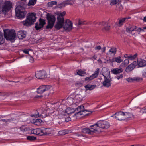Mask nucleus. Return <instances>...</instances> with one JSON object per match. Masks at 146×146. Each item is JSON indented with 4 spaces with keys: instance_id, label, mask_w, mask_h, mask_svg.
Wrapping results in <instances>:
<instances>
[{
    "instance_id": "1",
    "label": "nucleus",
    "mask_w": 146,
    "mask_h": 146,
    "mask_svg": "<svg viewBox=\"0 0 146 146\" xmlns=\"http://www.w3.org/2000/svg\"><path fill=\"white\" fill-rule=\"evenodd\" d=\"M40 112L36 111V114H32L31 115V117H41L42 118L45 117L47 116L52 115L54 117L57 116L59 114V111L56 108H49L46 110L39 111Z\"/></svg>"
},
{
    "instance_id": "2",
    "label": "nucleus",
    "mask_w": 146,
    "mask_h": 146,
    "mask_svg": "<svg viewBox=\"0 0 146 146\" xmlns=\"http://www.w3.org/2000/svg\"><path fill=\"white\" fill-rule=\"evenodd\" d=\"M102 75L104 78V81L102 84L104 86L109 87L111 85L110 72L108 70L106 67H103L102 70Z\"/></svg>"
},
{
    "instance_id": "3",
    "label": "nucleus",
    "mask_w": 146,
    "mask_h": 146,
    "mask_svg": "<svg viewBox=\"0 0 146 146\" xmlns=\"http://www.w3.org/2000/svg\"><path fill=\"white\" fill-rule=\"evenodd\" d=\"M36 19V14L35 13H29L27 16L26 19L23 22L24 26L29 27L34 24Z\"/></svg>"
},
{
    "instance_id": "4",
    "label": "nucleus",
    "mask_w": 146,
    "mask_h": 146,
    "mask_svg": "<svg viewBox=\"0 0 146 146\" xmlns=\"http://www.w3.org/2000/svg\"><path fill=\"white\" fill-rule=\"evenodd\" d=\"M4 37L7 40H13L16 37V33L14 29H5L4 30Z\"/></svg>"
},
{
    "instance_id": "5",
    "label": "nucleus",
    "mask_w": 146,
    "mask_h": 146,
    "mask_svg": "<svg viewBox=\"0 0 146 146\" xmlns=\"http://www.w3.org/2000/svg\"><path fill=\"white\" fill-rule=\"evenodd\" d=\"M48 24L46 26L47 29H52L53 27L56 20V18L53 15L48 14L47 16Z\"/></svg>"
},
{
    "instance_id": "6",
    "label": "nucleus",
    "mask_w": 146,
    "mask_h": 146,
    "mask_svg": "<svg viewBox=\"0 0 146 146\" xmlns=\"http://www.w3.org/2000/svg\"><path fill=\"white\" fill-rule=\"evenodd\" d=\"M12 3L9 1H6L2 5V12L5 13L9 11L12 8Z\"/></svg>"
},
{
    "instance_id": "7",
    "label": "nucleus",
    "mask_w": 146,
    "mask_h": 146,
    "mask_svg": "<svg viewBox=\"0 0 146 146\" xmlns=\"http://www.w3.org/2000/svg\"><path fill=\"white\" fill-rule=\"evenodd\" d=\"M31 133L37 135L42 136L44 135L46 133V129L44 128H37L32 130Z\"/></svg>"
},
{
    "instance_id": "8",
    "label": "nucleus",
    "mask_w": 146,
    "mask_h": 146,
    "mask_svg": "<svg viewBox=\"0 0 146 146\" xmlns=\"http://www.w3.org/2000/svg\"><path fill=\"white\" fill-rule=\"evenodd\" d=\"M57 22L56 24L55 25V28L59 30L62 28L64 24V18H61L57 17Z\"/></svg>"
},
{
    "instance_id": "9",
    "label": "nucleus",
    "mask_w": 146,
    "mask_h": 146,
    "mask_svg": "<svg viewBox=\"0 0 146 146\" xmlns=\"http://www.w3.org/2000/svg\"><path fill=\"white\" fill-rule=\"evenodd\" d=\"M98 125L99 128L107 129L110 127V123L105 120H100L98 121Z\"/></svg>"
},
{
    "instance_id": "10",
    "label": "nucleus",
    "mask_w": 146,
    "mask_h": 146,
    "mask_svg": "<svg viewBox=\"0 0 146 146\" xmlns=\"http://www.w3.org/2000/svg\"><path fill=\"white\" fill-rule=\"evenodd\" d=\"M51 88L49 85H42L37 88V92L38 94H42L46 91L48 90Z\"/></svg>"
},
{
    "instance_id": "11",
    "label": "nucleus",
    "mask_w": 146,
    "mask_h": 146,
    "mask_svg": "<svg viewBox=\"0 0 146 146\" xmlns=\"http://www.w3.org/2000/svg\"><path fill=\"white\" fill-rule=\"evenodd\" d=\"M23 94H22V95H25L27 96L28 97L33 98L35 100L40 99L42 97V95H36L34 97H33L32 95L33 94V93L31 92L29 90H25Z\"/></svg>"
},
{
    "instance_id": "12",
    "label": "nucleus",
    "mask_w": 146,
    "mask_h": 146,
    "mask_svg": "<svg viewBox=\"0 0 146 146\" xmlns=\"http://www.w3.org/2000/svg\"><path fill=\"white\" fill-rule=\"evenodd\" d=\"M35 76L36 78L39 79H42L47 77L46 72L44 70L37 71Z\"/></svg>"
},
{
    "instance_id": "13",
    "label": "nucleus",
    "mask_w": 146,
    "mask_h": 146,
    "mask_svg": "<svg viewBox=\"0 0 146 146\" xmlns=\"http://www.w3.org/2000/svg\"><path fill=\"white\" fill-rule=\"evenodd\" d=\"M39 23L38 22L35 23V28L36 30H38L42 28L45 24V21L44 20L40 18L39 20Z\"/></svg>"
},
{
    "instance_id": "14",
    "label": "nucleus",
    "mask_w": 146,
    "mask_h": 146,
    "mask_svg": "<svg viewBox=\"0 0 146 146\" xmlns=\"http://www.w3.org/2000/svg\"><path fill=\"white\" fill-rule=\"evenodd\" d=\"M95 26L97 27L103 26L104 27V29L106 31L109 30L110 29V26L108 25H107V23L104 21L97 22L95 24Z\"/></svg>"
},
{
    "instance_id": "15",
    "label": "nucleus",
    "mask_w": 146,
    "mask_h": 146,
    "mask_svg": "<svg viewBox=\"0 0 146 146\" xmlns=\"http://www.w3.org/2000/svg\"><path fill=\"white\" fill-rule=\"evenodd\" d=\"M137 64V62L136 61L133 62L126 68V72H129L132 71L135 67Z\"/></svg>"
},
{
    "instance_id": "16",
    "label": "nucleus",
    "mask_w": 146,
    "mask_h": 146,
    "mask_svg": "<svg viewBox=\"0 0 146 146\" xmlns=\"http://www.w3.org/2000/svg\"><path fill=\"white\" fill-rule=\"evenodd\" d=\"M115 118L119 120L124 119V112L119 111L116 113L115 114Z\"/></svg>"
},
{
    "instance_id": "17",
    "label": "nucleus",
    "mask_w": 146,
    "mask_h": 146,
    "mask_svg": "<svg viewBox=\"0 0 146 146\" xmlns=\"http://www.w3.org/2000/svg\"><path fill=\"white\" fill-rule=\"evenodd\" d=\"M27 12L25 9H19V19H22L26 15Z\"/></svg>"
},
{
    "instance_id": "18",
    "label": "nucleus",
    "mask_w": 146,
    "mask_h": 146,
    "mask_svg": "<svg viewBox=\"0 0 146 146\" xmlns=\"http://www.w3.org/2000/svg\"><path fill=\"white\" fill-rule=\"evenodd\" d=\"M72 23L69 20H67L66 21V24L64 28L66 30H70L72 29Z\"/></svg>"
},
{
    "instance_id": "19",
    "label": "nucleus",
    "mask_w": 146,
    "mask_h": 146,
    "mask_svg": "<svg viewBox=\"0 0 146 146\" xmlns=\"http://www.w3.org/2000/svg\"><path fill=\"white\" fill-rule=\"evenodd\" d=\"M90 127V129L91 134H93V133L98 131V129L99 128L98 125V122L95 124L91 126Z\"/></svg>"
},
{
    "instance_id": "20",
    "label": "nucleus",
    "mask_w": 146,
    "mask_h": 146,
    "mask_svg": "<svg viewBox=\"0 0 146 146\" xmlns=\"http://www.w3.org/2000/svg\"><path fill=\"white\" fill-rule=\"evenodd\" d=\"M137 64L140 67H143L146 66V61L141 58H139L137 60Z\"/></svg>"
},
{
    "instance_id": "21",
    "label": "nucleus",
    "mask_w": 146,
    "mask_h": 146,
    "mask_svg": "<svg viewBox=\"0 0 146 146\" xmlns=\"http://www.w3.org/2000/svg\"><path fill=\"white\" fill-rule=\"evenodd\" d=\"M123 71L122 68H113L111 70V72L115 74H117L121 73Z\"/></svg>"
},
{
    "instance_id": "22",
    "label": "nucleus",
    "mask_w": 146,
    "mask_h": 146,
    "mask_svg": "<svg viewBox=\"0 0 146 146\" xmlns=\"http://www.w3.org/2000/svg\"><path fill=\"white\" fill-rule=\"evenodd\" d=\"M75 110L76 111L82 112L83 113H85V112L90 111L84 109V107L83 105H80L77 107Z\"/></svg>"
},
{
    "instance_id": "23",
    "label": "nucleus",
    "mask_w": 146,
    "mask_h": 146,
    "mask_svg": "<svg viewBox=\"0 0 146 146\" xmlns=\"http://www.w3.org/2000/svg\"><path fill=\"white\" fill-rule=\"evenodd\" d=\"M27 32L24 31H19V39H23L26 36Z\"/></svg>"
},
{
    "instance_id": "24",
    "label": "nucleus",
    "mask_w": 146,
    "mask_h": 146,
    "mask_svg": "<svg viewBox=\"0 0 146 146\" xmlns=\"http://www.w3.org/2000/svg\"><path fill=\"white\" fill-rule=\"evenodd\" d=\"M131 18L130 17H125L120 19L118 22V26H120L123 25L127 20L130 19Z\"/></svg>"
},
{
    "instance_id": "25",
    "label": "nucleus",
    "mask_w": 146,
    "mask_h": 146,
    "mask_svg": "<svg viewBox=\"0 0 146 146\" xmlns=\"http://www.w3.org/2000/svg\"><path fill=\"white\" fill-rule=\"evenodd\" d=\"M141 80V78L137 77L129 78L126 79V80L129 82H133L135 81H139Z\"/></svg>"
},
{
    "instance_id": "26",
    "label": "nucleus",
    "mask_w": 146,
    "mask_h": 146,
    "mask_svg": "<svg viewBox=\"0 0 146 146\" xmlns=\"http://www.w3.org/2000/svg\"><path fill=\"white\" fill-rule=\"evenodd\" d=\"M42 122V121L40 119H35L33 120V123L35 125L40 126Z\"/></svg>"
},
{
    "instance_id": "27",
    "label": "nucleus",
    "mask_w": 146,
    "mask_h": 146,
    "mask_svg": "<svg viewBox=\"0 0 146 146\" xmlns=\"http://www.w3.org/2000/svg\"><path fill=\"white\" fill-rule=\"evenodd\" d=\"M96 86V85L87 84L85 86L86 90H91L94 88Z\"/></svg>"
},
{
    "instance_id": "28",
    "label": "nucleus",
    "mask_w": 146,
    "mask_h": 146,
    "mask_svg": "<svg viewBox=\"0 0 146 146\" xmlns=\"http://www.w3.org/2000/svg\"><path fill=\"white\" fill-rule=\"evenodd\" d=\"M76 111V110L72 108H67L66 110V112L68 114L73 113Z\"/></svg>"
},
{
    "instance_id": "29",
    "label": "nucleus",
    "mask_w": 146,
    "mask_h": 146,
    "mask_svg": "<svg viewBox=\"0 0 146 146\" xmlns=\"http://www.w3.org/2000/svg\"><path fill=\"white\" fill-rule=\"evenodd\" d=\"M26 2L19 1V9H25V7L26 6Z\"/></svg>"
},
{
    "instance_id": "30",
    "label": "nucleus",
    "mask_w": 146,
    "mask_h": 146,
    "mask_svg": "<svg viewBox=\"0 0 146 146\" xmlns=\"http://www.w3.org/2000/svg\"><path fill=\"white\" fill-rule=\"evenodd\" d=\"M113 61H115L118 63H120L123 61V59L120 56H118L114 58Z\"/></svg>"
},
{
    "instance_id": "31",
    "label": "nucleus",
    "mask_w": 146,
    "mask_h": 146,
    "mask_svg": "<svg viewBox=\"0 0 146 146\" xmlns=\"http://www.w3.org/2000/svg\"><path fill=\"white\" fill-rule=\"evenodd\" d=\"M77 73L78 75L81 76H84L86 74V72L85 71L80 69L77 71Z\"/></svg>"
},
{
    "instance_id": "32",
    "label": "nucleus",
    "mask_w": 146,
    "mask_h": 146,
    "mask_svg": "<svg viewBox=\"0 0 146 146\" xmlns=\"http://www.w3.org/2000/svg\"><path fill=\"white\" fill-rule=\"evenodd\" d=\"M82 132L85 133H88L92 134L90 129L88 128H83L82 129Z\"/></svg>"
},
{
    "instance_id": "33",
    "label": "nucleus",
    "mask_w": 146,
    "mask_h": 146,
    "mask_svg": "<svg viewBox=\"0 0 146 146\" xmlns=\"http://www.w3.org/2000/svg\"><path fill=\"white\" fill-rule=\"evenodd\" d=\"M37 0H29L27 4L28 6L31 5H34L35 4Z\"/></svg>"
},
{
    "instance_id": "34",
    "label": "nucleus",
    "mask_w": 146,
    "mask_h": 146,
    "mask_svg": "<svg viewBox=\"0 0 146 146\" xmlns=\"http://www.w3.org/2000/svg\"><path fill=\"white\" fill-rule=\"evenodd\" d=\"M117 51L116 48L115 47H112L109 50V52L111 54L115 55Z\"/></svg>"
},
{
    "instance_id": "35",
    "label": "nucleus",
    "mask_w": 146,
    "mask_h": 146,
    "mask_svg": "<svg viewBox=\"0 0 146 146\" xmlns=\"http://www.w3.org/2000/svg\"><path fill=\"white\" fill-rule=\"evenodd\" d=\"M132 114L131 113H127V112H124V119L129 118L131 116Z\"/></svg>"
},
{
    "instance_id": "36",
    "label": "nucleus",
    "mask_w": 146,
    "mask_h": 146,
    "mask_svg": "<svg viewBox=\"0 0 146 146\" xmlns=\"http://www.w3.org/2000/svg\"><path fill=\"white\" fill-rule=\"evenodd\" d=\"M99 68H97L96 69L94 73L92 74L95 78L98 77L99 74Z\"/></svg>"
},
{
    "instance_id": "37",
    "label": "nucleus",
    "mask_w": 146,
    "mask_h": 146,
    "mask_svg": "<svg viewBox=\"0 0 146 146\" xmlns=\"http://www.w3.org/2000/svg\"><path fill=\"white\" fill-rule=\"evenodd\" d=\"M116 9L119 11H121L122 9V6L121 5L120 3H118L116 5Z\"/></svg>"
},
{
    "instance_id": "38",
    "label": "nucleus",
    "mask_w": 146,
    "mask_h": 146,
    "mask_svg": "<svg viewBox=\"0 0 146 146\" xmlns=\"http://www.w3.org/2000/svg\"><path fill=\"white\" fill-rule=\"evenodd\" d=\"M137 53L135 54L134 55H129V60H134L137 57Z\"/></svg>"
},
{
    "instance_id": "39",
    "label": "nucleus",
    "mask_w": 146,
    "mask_h": 146,
    "mask_svg": "<svg viewBox=\"0 0 146 146\" xmlns=\"http://www.w3.org/2000/svg\"><path fill=\"white\" fill-rule=\"evenodd\" d=\"M95 78L94 77V76L92 75L89 77H87L85 78V81H89Z\"/></svg>"
},
{
    "instance_id": "40",
    "label": "nucleus",
    "mask_w": 146,
    "mask_h": 146,
    "mask_svg": "<svg viewBox=\"0 0 146 146\" xmlns=\"http://www.w3.org/2000/svg\"><path fill=\"white\" fill-rule=\"evenodd\" d=\"M66 13L65 12H63L62 13H59L57 17H59L61 18H64L63 17L65 15Z\"/></svg>"
},
{
    "instance_id": "41",
    "label": "nucleus",
    "mask_w": 146,
    "mask_h": 146,
    "mask_svg": "<svg viewBox=\"0 0 146 146\" xmlns=\"http://www.w3.org/2000/svg\"><path fill=\"white\" fill-rule=\"evenodd\" d=\"M139 111L140 113V114H143L146 113L145 108H143L140 109Z\"/></svg>"
},
{
    "instance_id": "42",
    "label": "nucleus",
    "mask_w": 146,
    "mask_h": 146,
    "mask_svg": "<svg viewBox=\"0 0 146 146\" xmlns=\"http://www.w3.org/2000/svg\"><path fill=\"white\" fill-rule=\"evenodd\" d=\"M66 5H72L74 3V1L72 0H67L65 1Z\"/></svg>"
},
{
    "instance_id": "43",
    "label": "nucleus",
    "mask_w": 146,
    "mask_h": 146,
    "mask_svg": "<svg viewBox=\"0 0 146 146\" xmlns=\"http://www.w3.org/2000/svg\"><path fill=\"white\" fill-rule=\"evenodd\" d=\"M66 5L65 1L61 3L58 5V7L59 8H62L66 6Z\"/></svg>"
},
{
    "instance_id": "44",
    "label": "nucleus",
    "mask_w": 146,
    "mask_h": 146,
    "mask_svg": "<svg viewBox=\"0 0 146 146\" xmlns=\"http://www.w3.org/2000/svg\"><path fill=\"white\" fill-rule=\"evenodd\" d=\"M27 139L28 140L33 141L36 140V137L33 136H28L27 137Z\"/></svg>"
},
{
    "instance_id": "45",
    "label": "nucleus",
    "mask_w": 146,
    "mask_h": 146,
    "mask_svg": "<svg viewBox=\"0 0 146 146\" xmlns=\"http://www.w3.org/2000/svg\"><path fill=\"white\" fill-rule=\"evenodd\" d=\"M83 113L82 112L77 111L76 112V113L75 114L74 116L76 117H77L82 115H85L84 114H83Z\"/></svg>"
},
{
    "instance_id": "46",
    "label": "nucleus",
    "mask_w": 146,
    "mask_h": 146,
    "mask_svg": "<svg viewBox=\"0 0 146 146\" xmlns=\"http://www.w3.org/2000/svg\"><path fill=\"white\" fill-rule=\"evenodd\" d=\"M135 30V27H132L129 28H127V31L130 33L131 32L133 31H134Z\"/></svg>"
},
{
    "instance_id": "47",
    "label": "nucleus",
    "mask_w": 146,
    "mask_h": 146,
    "mask_svg": "<svg viewBox=\"0 0 146 146\" xmlns=\"http://www.w3.org/2000/svg\"><path fill=\"white\" fill-rule=\"evenodd\" d=\"M4 42V39L3 36L0 34V44H3Z\"/></svg>"
},
{
    "instance_id": "48",
    "label": "nucleus",
    "mask_w": 146,
    "mask_h": 146,
    "mask_svg": "<svg viewBox=\"0 0 146 146\" xmlns=\"http://www.w3.org/2000/svg\"><path fill=\"white\" fill-rule=\"evenodd\" d=\"M57 4V2L55 1H52L48 3V5L50 7H51L54 5H56Z\"/></svg>"
},
{
    "instance_id": "49",
    "label": "nucleus",
    "mask_w": 146,
    "mask_h": 146,
    "mask_svg": "<svg viewBox=\"0 0 146 146\" xmlns=\"http://www.w3.org/2000/svg\"><path fill=\"white\" fill-rule=\"evenodd\" d=\"M135 31H136L137 32H140L141 31H144V30L141 28H137L135 26Z\"/></svg>"
},
{
    "instance_id": "50",
    "label": "nucleus",
    "mask_w": 146,
    "mask_h": 146,
    "mask_svg": "<svg viewBox=\"0 0 146 146\" xmlns=\"http://www.w3.org/2000/svg\"><path fill=\"white\" fill-rule=\"evenodd\" d=\"M86 23L85 21H83L82 20L79 19L78 21V24L79 25H82L84 24H85Z\"/></svg>"
},
{
    "instance_id": "51",
    "label": "nucleus",
    "mask_w": 146,
    "mask_h": 146,
    "mask_svg": "<svg viewBox=\"0 0 146 146\" xmlns=\"http://www.w3.org/2000/svg\"><path fill=\"white\" fill-rule=\"evenodd\" d=\"M118 2L117 0H112L111 1L110 5H115Z\"/></svg>"
},
{
    "instance_id": "52",
    "label": "nucleus",
    "mask_w": 146,
    "mask_h": 146,
    "mask_svg": "<svg viewBox=\"0 0 146 146\" xmlns=\"http://www.w3.org/2000/svg\"><path fill=\"white\" fill-rule=\"evenodd\" d=\"M18 5L16 7L15 9V12L16 13L15 16L17 17V18H18Z\"/></svg>"
},
{
    "instance_id": "53",
    "label": "nucleus",
    "mask_w": 146,
    "mask_h": 146,
    "mask_svg": "<svg viewBox=\"0 0 146 146\" xmlns=\"http://www.w3.org/2000/svg\"><path fill=\"white\" fill-rule=\"evenodd\" d=\"M20 129L22 132L25 131L27 130V129L25 126H22L20 127Z\"/></svg>"
},
{
    "instance_id": "54",
    "label": "nucleus",
    "mask_w": 146,
    "mask_h": 146,
    "mask_svg": "<svg viewBox=\"0 0 146 146\" xmlns=\"http://www.w3.org/2000/svg\"><path fill=\"white\" fill-rule=\"evenodd\" d=\"M129 59H126L123 62L122 64L124 66L126 65L129 63Z\"/></svg>"
},
{
    "instance_id": "55",
    "label": "nucleus",
    "mask_w": 146,
    "mask_h": 146,
    "mask_svg": "<svg viewBox=\"0 0 146 146\" xmlns=\"http://www.w3.org/2000/svg\"><path fill=\"white\" fill-rule=\"evenodd\" d=\"M58 134L59 135H65L64 130L59 131L58 133Z\"/></svg>"
},
{
    "instance_id": "56",
    "label": "nucleus",
    "mask_w": 146,
    "mask_h": 146,
    "mask_svg": "<svg viewBox=\"0 0 146 146\" xmlns=\"http://www.w3.org/2000/svg\"><path fill=\"white\" fill-rule=\"evenodd\" d=\"M123 77V75L122 74H121L119 75H118L116 76V78L118 79L119 80L120 79L122 78Z\"/></svg>"
},
{
    "instance_id": "57",
    "label": "nucleus",
    "mask_w": 146,
    "mask_h": 146,
    "mask_svg": "<svg viewBox=\"0 0 146 146\" xmlns=\"http://www.w3.org/2000/svg\"><path fill=\"white\" fill-rule=\"evenodd\" d=\"M142 76L144 77H146V69L143 70L142 72Z\"/></svg>"
},
{
    "instance_id": "58",
    "label": "nucleus",
    "mask_w": 146,
    "mask_h": 146,
    "mask_svg": "<svg viewBox=\"0 0 146 146\" xmlns=\"http://www.w3.org/2000/svg\"><path fill=\"white\" fill-rule=\"evenodd\" d=\"M64 131L65 134L71 133L72 132V131L71 130L65 129Z\"/></svg>"
},
{
    "instance_id": "59",
    "label": "nucleus",
    "mask_w": 146,
    "mask_h": 146,
    "mask_svg": "<svg viewBox=\"0 0 146 146\" xmlns=\"http://www.w3.org/2000/svg\"><path fill=\"white\" fill-rule=\"evenodd\" d=\"M65 118V121L66 122H68L71 120V119L69 117H68L67 118L64 117Z\"/></svg>"
},
{
    "instance_id": "60",
    "label": "nucleus",
    "mask_w": 146,
    "mask_h": 146,
    "mask_svg": "<svg viewBox=\"0 0 146 146\" xmlns=\"http://www.w3.org/2000/svg\"><path fill=\"white\" fill-rule=\"evenodd\" d=\"M54 105H56V106L58 108L59 107L60 105L61 104V103L59 102V101H58L56 102V103H54Z\"/></svg>"
},
{
    "instance_id": "61",
    "label": "nucleus",
    "mask_w": 146,
    "mask_h": 146,
    "mask_svg": "<svg viewBox=\"0 0 146 146\" xmlns=\"http://www.w3.org/2000/svg\"><path fill=\"white\" fill-rule=\"evenodd\" d=\"M94 48L96 50H100L101 49V47L99 45L96 46Z\"/></svg>"
},
{
    "instance_id": "62",
    "label": "nucleus",
    "mask_w": 146,
    "mask_h": 146,
    "mask_svg": "<svg viewBox=\"0 0 146 146\" xmlns=\"http://www.w3.org/2000/svg\"><path fill=\"white\" fill-rule=\"evenodd\" d=\"M23 52L25 53V54H29V50H28V49H24V50H23Z\"/></svg>"
},
{
    "instance_id": "63",
    "label": "nucleus",
    "mask_w": 146,
    "mask_h": 146,
    "mask_svg": "<svg viewBox=\"0 0 146 146\" xmlns=\"http://www.w3.org/2000/svg\"><path fill=\"white\" fill-rule=\"evenodd\" d=\"M2 2L0 0V11H2V5L3 4L2 3Z\"/></svg>"
},
{
    "instance_id": "64",
    "label": "nucleus",
    "mask_w": 146,
    "mask_h": 146,
    "mask_svg": "<svg viewBox=\"0 0 146 146\" xmlns=\"http://www.w3.org/2000/svg\"><path fill=\"white\" fill-rule=\"evenodd\" d=\"M66 100H74V99L70 96H68L66 98Z\"/></svg>"
}]
</instances>
